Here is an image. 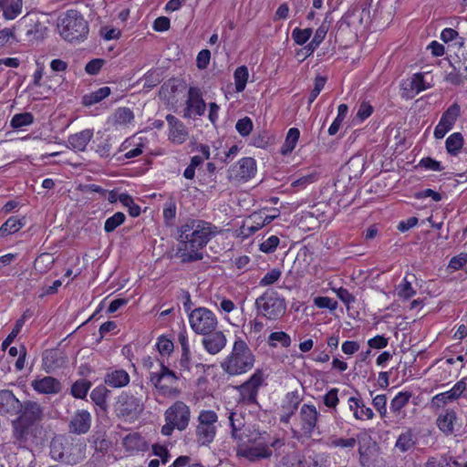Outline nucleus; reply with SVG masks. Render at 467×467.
Masks as SVG:
<instances>
[{
    "label": "nucleus",
    "instance_id": "1",
    "mask_svg": "<svg viewBox=\"0 0 467 467\" xmlns=\"http://www.w3.org/2000/svg\"><path fill=\"white\" fill-rule=\"evenodd\" d=\"M223 232L218 226L201 219H188L177 230V255L182 263L203 258L202 250Z\"/></svg>",
    "mask_w": 467,
    "mask_h": 467
},
{
    "label": "nucleus",
    "instance_id": "2",
    "mask_svg": "<svg viewBox=\"0 0 467 467\" xmlns=\"http://www.w3.org/2000/svg\"><path fill=\"white\" fill-rule=\"evenodd\" d=\"M255 356L244 340L234 341L231 353L221 363L222 369L229 376H238L251 370Z\"/></svg>",
    "mask_w": 467,
    "mask_h": 467
},
{
    "label": "nucleus",
    "instance_id": "3",
    "mask_svg": "<svg viewBox=\"0 0 467 467\" xmlns=\"http://www.w3.org/2000/svg\"><path fill=\"white\" fill-rule=\"evenodd\" d=\"M57 30L63 39L68 42L80 41L88 33V25L80 12L69 9L57 18Z\"/></svg>",
    "mask_w": 467,
    "mask_h": 467
},
{
    "label": "nucleus",
    "instance_id": "4",
    "mask_svg": "<svg viewBox=\"0 0 467 467\" xmlns=\"http://www.w3.org/2000/svg\"><path fill=\"white\" fill-rule=\"evenodd\" d=\"M14 442L21 448L38 446L46 441V431L42 424L12 421Z\"/></svg>",
    "mask_w": 467,
    "mask_h": 467
},
{
    "label": "nucleus",
    "instance_id": "5",
    "mask_svg": "<svg viewBox=\"0 0 467 467\" xmlns=\"http://www.w3.org/2000/svg\"><path fill=\"white\" fill-rule=\"evenodd\" d=\"M258 316L268 320L280 319L286 311L285 299L273 289H267L254 303Z\"/></svg>",
    "mask_w": 467,
    "mask_h": 467
},
{
    "label": "nucleus",
    "instance_id": "6",
    "mask_svg": "<svg viewBox=\"0 0 467 467\" xmlns=\"http://www.w3.org/2000/svg\"><path fill=\"white\" fill-rule=\"evenodd\" d=\"M218 415L214 410H202L197 418L195 429L196 442L200 447H210L218 431Z\"/></svg>",
    "mask_w": 467,
    "mask_h": 467
},
{
    "label": "nucleus",
    "instance_id": "7",
    "mask_svg": "<svg viewBox=\"0 0 467 467\" xmlns=\"http://www.w3.org/2000/svg\"><path fill=\"white\" fill-rule=\"evenodd\" d=\"M320 412L312 403H304L296 416L298 430L291 429L293 437L299 440L301 437L311 438L318 426Z\"/></svg>",
    "mask_w": 467,
    "mask_h": 467
},
{
    "label": "nucleus",
    "instance_id": "8",
    "mask_svg": "<svg viewBox=\"0 0 467 467\" xmlns=\"http://www.w3.org/2000/svg\"><path fill=\"white\" fill-rule=\"evenodd\" d=\"M83 449L81 444H74L58 437L53 439L50 443V455L56 461L74 465L84 458Z\"/></svg>",
    "mask_w": 467,
    "mask_h": 467
},
{
    "label": "nucleus",
    "instance_id": "9",
    "mask_svg": "<svg viewBox=\"0 0 467 467\" xmlns=\"http://www.w3.org/2000/svg\"><path fill=\"white\" fill-rule=\"evenodd\" d=\"M192 329L198 335L206 336L213 332L218 326L215 314L207 307L194 308L188 315Z\"/></svg>",
    "mask_w": 467,
    "mask_h": 467
},
{
    "label": "nucleus",
    "instance_id": "10",
    "mask_svg": "<svg viewBox=\"0 0 467 467\" xmlns=\"http://www.w3.org/2000/svg\"><path fill=\"white\" fill-rule=\"evenodd\" d=\"M265 375L263 369L257 368L243 384L236 387L239 392V401L245 405H257L259 389L265 384Z\"/></svg>",
    "mask_w": 467,
    "mask_h": 467
},
{
    "label": "nucleus",
    "instance_id": "11",
    "mask_svg": "<svg viewBox=\"0 0 467 467\" xmlns=\"http://www.w3.org/2000/svg\"><path fill=\"white\" fill-rule=\"evenodd\" d=\"M173 370L170 369L164 365L162 361L160 362V370L157 372L150 373V382L163 395H179L180 390L173 388L172 385L180 379Z\"/></svg>",
    "mask_w": 467,
    "mask_h": 467
},
{
    "label": "nucleus",
    "instance_id": "12",
    "mask_svg": "<svg viewBox=\"0 0 467 467\" xmlns=\"http://www.w3.org/2000/svg\"><path fill=\"white\" fill-rule=\"evenodd\" d=\"M116 410L119 416L136 420L144 410V403L140 398L123 391L117 399Z\"/></svg>",
    "mask_w": 467,
    "mask_h": 467
},
{
    "label": "nucleus",
    "instance_id": "13",
    "mask_svg": "<svg viewBox=\"0 0 467 467\" xmlns=\"http://www.w3.org/2000/svg\"><path fill=\"white\" fill-rule=\"evenodd\" d=\"M165 420H169L180 431H185L191 420L190 407L183 401L177 400L164 413Z\"/></svg>",
    "mask_w": 467,
    "mask_h": 467
},
{
    "label": "nucleus",
    "instance_id": "14",
    "mask_svg": "<svg viewBox=\"0 0 467 467\" xmlns=\"http://www.w3.org/2000/svg\"><path fill=\"white\" fill-rule=\"evenodd\" d=\"M275 218L276 215H266L263 211L254 213L244 222L239 229L236 230V234L243 239L248 238Z\"/></svg>",
    "mask_w": 467,
    "mask_h": 467
},
{
    "label": "nucleus",
    "instance_id": "15",
    "mask_svg": "<svg viewBox=\"0 0 467 467\" xmlns=\"http://www.w3.org/2000/svg\"><path fill=\"white\" fill-rule=\"evenodd\" d=\"M206 104L200 88L190 87L183 117L186 119L200 117L204 114Z\"/></svg>",
    "mask_w": 467,
    "mask_h": 467
},
{
    "label": "nucleus",
    "instance_id": "16",
    "mask_svg": "<svg viewBox=\"0 0 467 467\" xmlns=\"http://www.w3.org/2000/svg\"><path fill=\"white\" fill-rule=\"evenodd\" d=\"M86 192L94 196L98 194L102 201H108L109 203L120 202V204H133L132 198L124 192L119 191H107L96 184L86 186Z\"/></svg>",
    "mask_w": 467,
    "mask_h": 467
},
{
    "label": "nucleus",
    "instance_id": "17",
    "mask_svg": "<svg viewBox=\"0 0 467 467\" xmlns=\"http://www.w3.org/2000/svg\"><path fill=\"white\" fill-rule=\"evenodd\" d=\"M256 173V161L254 158L245 157L230 169V178L239 182H247Z\"/></svg>",
    "mask_w": 467,
    "mask_h": 467
},
{
    "label": "nucleus",
    "instance_id": "18",
    "mask_svg": "<svg viewBox=\"0 0 467 467\" xmlns=\"http://www.w3.org/2000/svg\"><path fill=\"white\" fill-rule=\"evenodd\" d=\"M301 397L297 390L287 392L282 400L279 413V420L283 424H289L293 416L299 409Z\"/></svg>",
    "mask_w": 467,
    "mask_h": 467
},
{
    "label": "nucleus",
    "instance_id": "19",
    "mask_svg": "<svg viewBox=\"0 0 467 467\" xmlns=\"http://www.w3.org/2000/svg\"><path fill=\"white\" fill-rule=\"evenodd\" d=\"M168 123V140L177 145L184 143L189 139V131L182 121L171 114L166 116Z\"/></svg>",
    "mask_w": 467,
    "mask_h": 467
},
{
    "label": "nucleus",
    "instance_id": "20",
    "mask_svg": "<svg viewBox=\"0 0 467 467\" xmlns=\"http://www.w3.org/2000/svg\"><path fill=\"white\" fill-rule=\"evenodd\" d=\"M19 414L15 420L34 424H41L44 417L43 408L39 403L32 400L22 403V410Z\"/></svg>",
    "mask_w": 467,
    "mask_h": 467
},
{
    "label": "nucleus",
    "instance_id": "21",
    "mask_svg": "<svg viewBox=\"0 0 467 467\" xmlns=\"http://www.w3.org/2000/svg\"><path fill=\"white\" fill-rule=\"evenodd\" d=\"M92 417L87 410H78L71 417L68 431L73 434H86L91 427Z\"/></svg>",
    "mask_w": 467,
    "mask_h": 467
},
{
    "label": "nucleus",
    "instance_id": "22",
    "mask_svg": "<svg viewBox=\"0 0 467 467\" xmlns=\"http://www.w3.org/2000/svg\"><path fill=\"white\" fill-rule=\"evenodd\" d=\"M22 410V402L9 389L0 390V414L16 416Z\"/></svg>",
    "mask_w": 467,
    "mask_h": 467
},
{
    "label": "nucleus",
    "instance_id": "23",
    "mask_svg": "<svg viewBox=\"0 0 467 467\" xmlns=\"http://www.w3.org/2000/svg\"><path fill=\"white\" fill-rule=\"evenodd\" d=\"M134 120L133 111L126 107L118 108L108 119V125L118 130L126 129Z\"/></svg>",
    "mask_w": 467,
    "mask_h": 467
},
{
    "label": "nucleus",
    "instance_id": "24",
    "mask_svg": "<svg viewBox=\"0 0 467 467\" xmlns=\"http://www.w3.org/2000/svg\"><path fill=\"white\" fill-rule=\"evenodd\" d=\"M238 457H243L250 462L268 459L272 456V451L265 443H259L254 447L239 448L236 451Z\"/></svg>",
    "mask_w": 467,
    "mask_h": 467
},
{
    "label": "nucleus",
    "instance_id": "25",
    "mask_svg": "<svg viewBox=\"0 0 467 467\" xmlns=\"http://www.w3.org/2000/svg\"><path fill=\"white\" fill-rule=\"evenodd\" d=\"M31 386L36 392L41 394H57L62 389L61 382L50 376L34 379Z\"/></svg>",
    "mask_w": 467,
    "mask_h": 467
},
{
    "label": "nucleus",
    "instance_id": "26",
    "mask_svg": "<svg viewBox=\"0 0 467 467\" xmlns=\"http://www.w3.org/2000/svg\"><path fill=\"white\" fill-rule=\"evenodd\" d=\"M130 380L129 373L123 368H109L104 376V384L110 388L126 387Z\"/></svg>",
    "mask_w": 467,
    "mask_h": 467
},
{
    "label": "nucleus",
    "instance_id": "27",
    "mask_svg": "<svg viewBox=\"0 0 467 467\" xmlns=\"http://www.w3.org/2000/svg\"><path fill=\"white\" fill-rule=\"evenodd\" d=\"M204 349L212 355L219 353L226 345V337L222 331H213L202 340Z\"/></svg>",
    "mask_w": 467,
    "mask_h": 467
},
{
    "label": "nucleus",
    "instance_id": "28",
    "mask_svg": "<svg viewBox=\"0 0 467 467\" xmlns=\"http://www.w3.org/2000/svg\"><path fill=\"white\" fill-rule=\"evenodd\" d=\"M66 361V357L60 349L50 348L43 353L42 363L47 372L63 367Z\"/></svg>",
    "mask_w": 467,
    "mask_h": 467
},
{
    "label": "nucleus",
    "instance_id": "29",
    "mask_svg": "<svg viewBox=\"0 0 467 467\" xmlns=\"http://www.w3.org/2000/svg\"><path fill=\"white\" fill-rule=\"evenodd\" d=\"M425 73L420 72L413 74L412 77L402 83L404 91H407L409 95H417L431 87V83L425 80Z\"/></svg>",
    "mask_w": 467,
    "mask_h": 467
},
{
    "label": "nucleus",
    "instance_id": "30",
    "mask_svg": "<svg viewBox=\"0 0 467 467\" xmlns=\"http://www.w3.org/2000/svg\"><path fill=\"white\" fill-rule=\"evenodd\" d=\"M94 135L93 130L86 129L75 134H71L67 138V147L74 151H84L92 140Z\"/></svg>",
    "mask_w": 467,
    "mask_h": 467
},
{
    "label": "nucleus",
    "instance_id": "31",
    "mask_svg": "<svg viewBox=\"0 0 467 467\" xmlns=\"http://www.w3.org/2000/svg\"><path fill=\"white\" fill-rule=\"evenodd\" d=\"M1 11L6 20L16 18L22 12V0H0Z\"/></svg>",
    "mask_w": 467,
    "mask_h": 467
},
{
    "label": "nucleus",
    "instance_id": "32",
    "mask_svg": "<svg viewBox=\"0 0 467 467\" xmlns=\"http://www.w3.org/2000/svg\"><path fill=\"white\" fill-rule=\"evenodd\" d=\"M455 420V411L453 410H447L444 414L438 417L437 425L442 432L449 435L453 432Z\"/></svg>",
    "mask_w": 467,
    "mask_h": 467
},
{
    "label": "nucleus",
    "instance_id": "33",
    "mask_svg": "<svg viewBox=\"0 0 467 467\" xmlns=\"http://www.w3.org/2000/svg\"><path fill=\"white\" fill-rule=\"evenodd\" d=\"M123 446L129 451H139L145 450L146 441L140 433L133 432L124 437Z\"/></svg>",
    "mask_w": 467,
    "mask_h": 467
},
{
    "label": "nucleus",
    "instance_id": "34",
    "mask_svg": "<svg viewBox=\"0 0 467 467\" xmlns=\"http://www.w3.org/2000/svg\"><path fill=\"white\" fill-rule=\"evenodd\" d=\"M110 394V390L106 388V385H99L95 387L91 393L90 399L91 400L99 406L102 410H107L108 409V397Z\"/></svg>",
    "mask_w": 467,
    "mask_h": 467
},
{
    "label": "nucleus",
    "instance_id": "35",
    "mask_svg": "<svg viewBox=\"0 0 467 467\" xmlns=\"http://www.w3.org/2000/svg\"><path fill=\"white\" fill-rule=\"evenodd\" d=\"M300 131L297 128H291L288 130L284 144L280 149L282 155H287L291 153L299 140Z\"/></svg>",
    "mask_w": 467,
    "mask_h": 467
},
{
    "label": "nucleus",
    "instance_id": "36",
    "mask_svg": "<svg viewBox=\"0 0 467 467\" xmlns=\"http://www.w3.org/2000/svg\"><path fill=\"white\" fill-rule=\"evenodd\" d=\"M463 145V137L461 132L451 134L445 141L447 152L451 156H457Z\"/></svg>",
    "mask_w": 467,
    "mask_h": 467
},
{
    "label": "nucleus",
    "instance_id": "37",
    "mask_svg": "<svg viewBox=\"0 0 467 467\" xmlns=\"http://www.w3.org/2000/svg\"><path fill=\"white\" fill-rule=\"evenodd\" d=\"M319 178L320 172L317 170H310L306 173L300 176L298 179L293 181L291 185L294 188L305 189L308 185L317 182Z\"/></svg>",
    "mask_w": 467,
    "mask_h": 467
},
{
    "label": "nucleus",
    "instance_id": "38",
    "mask_svg": "<svg viewBox=\"0 0 467 467\" xmlns=\"http://www.w3.org/2000/svg\"><path fill=\"white\" fill-rule=\"evenodd\" d=\"M416 444V438L411 430L402 432L396 441V448L401 452H406L412 449Z\"/></svg>",
    "mask_w": 467,
    "mask_h": 467
},
{
    "label": "nucleus",
    "instance_id": "39",
    "mask_svg": "<svg viewBox=\"0 0 467 467\" xmlns=\"http://www.w3.org/2000/svg\"><path fill=\"white\" fill-rule=\"evenodd\" d=\"M110 95L109 87H102L83 97V104L85 106H92L97 104Z\"/></svg>",
    "mask_w": 467,
    "mask_h": 467
},
{
    "label": "nucleus",
    "instance_id": "40",
    "mask_svg": "<svg viewBox=\"0 0 467 467\" xmlns=\"http://www.w3.org/2000/svg\"><path fill=\"white\" fill-rule=\"evenodd\" d=\"M90 388L91 382L89 380L78 379L72 384L70 393L74 398L82 400L86 398Z\"/></svg>",
    "mask_w": 467,
    "mask_h": 467
},
{
    "label": "nucleus",
    "instance_id": "41",
    "mask_svg": "<svg viewBox=\"0 0 467 467\" xmlns=\"http://www.w3.org/2000/svg\"><path fill=\"white\" fill-rule=\"evenodd\" d=\"M248 78L249 72L246 66H241L235 69L234 78L236 92H242L244 90Z\"/></svg>",
    "mask_w": 467,
    "mask_h": 467
},
{
    "label": "nucleus",
    "instance_id": "42",
    "mask_svg": "<svg viewBox=\"0 0 467 467\" xmlns=\"http://www.w3.org/2000/svg\"><path fill=\"white\" fill-rule=\"evenodd\" d=\"M34 122V116L30 112H24V113H17L15 114L11 120H10V126L14 130H18L23 127L29 126L33 124Z\"/></svg>",
    "mask_w": 467,
    "mask_h": 467
},
{
    "label": "nucleus",
    "instance_id": "43",
    "mask_svg": "<svg viewBox=\"0 0 467 467\" xmlns=\"http://www.w3.org/2000/svg\"><path fill=\"white\" fill-rule=\"evenodd\" d=\"M348 107L347 104H340L337 108V115L335 118L334 121L331 123V125L328 128V134L330 136H334L337 133L339 130L341 124L343 120L345 119L347 114H348Z\"/></svg>",
    "mask_w": 467,
    "mask_h": 467
},
{
    "label": "nucleus",
    "instance_id": "44",
    "mask_svg": "<svg viewBox=\"0 0 467 467\" xmlns=\"http://www.w3.org/2000/svg\"><path fill=\"white\" fill-rule=\"evenodd\" d=\"M268 345L271 348H276L277 343H279L283 348H288L291 345V337L290 336L284 332H272L268 337Z\"/></svg>",
    "mask_w": 467,
    "mask_h": 467
},
{
    "label": "nucleus",
    "instance_id": "45",
    "mask_svg": "<svg viewBox=\"0 0 467 467\" xmlns=\"http://www.w3.org/2000/svg\"><path fill=\"white\" fill-rule=\"evenodd\" d=\"M23 226L21 221L16 217L8 218L0 227V237H5L19 231Z\"/></svg>",
    "mask_w": 467,
    "mask_h": 467
},
{
    "label": "nucleus",
    "instance_id": "46",
    "mask_svg": "<svg viewBox=\"0 0 467 467\" xmlns=\"http://www.w3.org/2000/svg\"><path fill=\"white\" fill-rule=\"evenodd\" d=\"M411 393L409 391L399 392L390 402V410L394 413H399L410 401Z\"/></svg>",
    "mask_w": 467,
    "mask_h": 467
},
{
    "label": "nucleus",
    "instance_id": "47",
    "mask_svg": "<svg viewBox=\"0 0 467 467\" xmlns=\"http://www.w3.org/2000/svg\"><path fill=\"white\" fill-rule=\"evenodd\" d=\"M149 140L144 137H138L133 139L134 148L128 150L124 156L126 159H132L142 154L144 149L147 147Z\"/></svg>",
    "mask_w": 467,
    "mask_h": 467
},
{
    "label": "nucleus",
    "instance_id": "48",
    "mask_svg": "<svg viewBox=\"0 0 467 467\" xmlns=\"http://www.w3.org/2000/svg\"><path fill=\"white\" fill-rule=\"evenodd\" d=\"M460 113L461 107L458 103L455 102L447 109V110L441 115L440 119L453 127L457 119L460 116Z\"/></svg>",
    "mask_w": 467,
    "mask_h": 467
},
{
    "label": "nucleus",
    "instance_id": "49",
    "mask_svg": "<svg viewBox=\"0 0 467 467\" xmlns=\"http://www.w3.org/2000/svg\"><path fill=\"white\" fill-rule=\"evenodd\" d=\"M460 464L457 461L453 460L451 457H441V459H436L434 457L430 458L425 467H459Z\"/></svg>",
    "mask_w": 467,
    "mask_h": 467
},
{
    "label": "nucleus",
    "instance_id": "50",
    "mask_svg": "<svg viewBox=\"0 0 467 467\" xmlns=\"http://www.w3.org/2000/svg\"><path fill=\"white\" fill-rule=\"evenodd\" d=\"M125 214L121 212H118L114 213L112 216L109 217L104 224V230L106 233H111L116 230L120 224H122L125 221Z\"/></svg>",
    "mask_w": 467,
    "mask_h": 467
},
{
    "label": "nucleus",
    "instance_id": "51",
    "mask_svg": "<svg viewBox=\"0 0 467 467\" xmlns=\"http://www.w3.org/2000/svg\"><path fill=\"white\" fill-rule=\"evenodd\" d=\"M178 368L180 369V376L182 378L189 377L192 374L191 352H182Z\"/></svg>",
    "mask_w": 467,
    "mask_h": 467
},
{
    "label": "nucleus",
    "instance_id": "52",
    "mask_svg": "<svg viewBox=\"0 0 467 467\" xmlns=\"http://www.w3.org/2000/svg\"><path fill=\"white\" fill-rule=\"evenodd\" d=\"M313 34L312 28H305L301 29L299 27H296L292 31V38L296 44L299 46H303L306 44Z\"/></svg>",
    "mask_w": 467,
    "mask_h": 467
},
{
    "label": "nucleus",
    "instance_id": "53",
    "mask_svg": "<svg viewBox=\"0 0 467 467\" xmlns=\"http://www.w3.org/2000/svg\"><path fill=\"white\" fill-rule=\"evenodd\" d=\"M356 438H331L329 446L334 448L353 449L357 444Z\"/></svg>",
    "mask_w": 467,
    "mask_h": 467
},
{
    "label": "nucleus",
    "instance_id": "54",
    "mask_svg": "<svg viewBox=\"0 0 467 467\" xmlns=\"http://www.w3.org/2000/svg\"><path fill=\"white\" fill-rule=\"evenodd\" d=\"M254 124L249 117L240 119L236 124L235 129L242 137H247L253 130Z\"/></svg>",
    "mask_w": 467,
    "mask_h": 467
},
{
    "label": "nucleus",
    "instance_id": "55",
    "mask_svg": "<svg viewBox=\"0 0 467 467\" xmlns=\"http://www.w3.org/2000/svg\"><path fill=\"white\" fill-rule=\"evenodd\" d=\"M93 446L97 451H107L110 446V441L105 439L103 433L97 432L91 437Z\"/></svg>",
    "mask_w": 467,
    "mask_h": 467
},
{
    "label": "nucleus",
    "instance_id": "56",
    "mask_svg": "<svg viewBox=\"0 0 467 467\" xmlns=\"http://www.w3.org/2000/svg\"><path fill=\"white\" fill-rule=\"evenodd\" d=\"M327 82V78L322 76L316 77L314 80V88L311 90L308 97V104L311 105L317 96L320 94L321 90L324 88Z\"/></svg>",
    "mask_w": 467,
    "mask_h": 467
},
{
    "label": "nucleus",
    "instance_id": "57",
    "mask_svg": "<svg viewBox=\"0 0 467 467\" xmlns=\"http://www.w3.org/2000/svg\"><path fill=\"white\" fill-rule=\"evenodd\" d=\"M338 389L333 388L330 390H328L323 397V403L326 407L331 410H336L339 399H338Z\"/></svg>",
    "mask_w": 467,
    "mask_h": 467
},
{
    "label": "nucleus",
    "instance_id": "58",
    "mask_svg": "<svg viewBox=\"0 0 467 467\" xmlns=\"http://www.w3.org/2000/svg\"><path fill=\"white\" fill-rule=\"evenodd\" d=\"M415 294L416 291L412 287L410 282L404 278L402 283H400L398 286V296L407 300L415 296Z\"/></svg>",
    "mask_w": 467,
    "mask_h": 467
},
{
    "label": "nucleus",
    "instance_id": "59",
    "mask_svg": "<svg viewBox=\"0 0 467 467\" xmlns=\"http://www.w3.org/2000/svg\"><path fill=\"white\" fill-rule=\"evenodd\" d=\"M314 305L318 308H327L334 311L337 307V302L328 296H317L314 298Z\"/></svg>",
    "mask_w": 467,
    "mask_h": 467
},
{
    "label": "nucleus",
    "instance_id": "60",
    "mask_svg": "<svg viewBox=\"0 0 467 467\" xmlns=\"http://www.w3.org/2000/svg\"><path fill=\"white\" fill-rule=\"evenodd\" d=\"M279 242V238L276 235H272L260 244L259 249L265 254L274 253L278 246Z\"/></svg>",
    "mask_w": 467,
    "mask_h": 467
},
{
    "label": "nucleus",
    "instance_id": "61",
    "mask_svg": "<svg viewBox=\"0 0 467 467\" xmlns=\"http://www.w3.org/2000/svg\"><path fill=\"white\" fill-rule=\"evenodd\" d=\"M419 166L424 170L433 171H441L444 169L440 161L430 157L422 158L419 162Z\"/></svg>",
    "mask_w": 467,
    "mask_h": 467
},
{
    "label": "nucleus",
    "instance_id": "62",
    "mask_svg": "<svg viewBox=\"0 0 467 467\" xmlns=\"http://www.w3.org/2000/svg\"><path fill=\"white\" fill-rule=\"evenodd\" d=\"M281 271L277 268H273L267 272L264 277L260 280L259 285L267 286L275 284L281 276Z\"/></svg>",
    "mask_w": 467,
    "mask_h": 467
},
{
    "label": "nucleus",
    "instance_id": "63",
    "mask_svg": "<svg viewBox=\"0 0 467 467\" xmlns=\"http://www.w3.org/2000/svg\"><path fill=\"white\" fill-rule=\"evenodd\" d=\"M156 347L161 355H169L173 350L172 341L164 336L158 338Z\"/></svg>",
    "mask_w": 467,
    "mask_h": 467
},
{
    "label": "nucleus",
    "instance_id": "64",
    "mask_svg": "<svg viewBox=\"0 0 467 467\" xmlns=\"http://www.w3.org/2000/svg\"><path fill=\"white\" fill-rule=\"evenodd\" d=\"M453 400H455V398L451 395V390H448L435 395L431 400V404L432 406L440 408Z\"/></svg>",
    "mask_w": 467,
    "mask_h": 467
}]
</instances>
